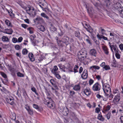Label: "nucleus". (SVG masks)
Returning <instances> with one entry per match:
<instances>
[{"mask_svg":"<svg viewBox=\"0 0 123 123\" xmlns=\"http://www.w3.org/2000/svg\"><path fill=\"white\" fill-rule=\"evenodd\" d=\"M87 51L85 49H82L79 52L78 54V56L79 60L80 62H84V59L87 56Z\"/></svg>","mask_w":123,"mask_h":123,"instance_id":"f257e3e1","label":"nucleus"},{"mask_svg":"<svg viewBox=\"0 0 123 123\" xmlns=\"http://www.w3.org/2000/svg\"><path fill=\"white\" fill-rule=\"evenodd\" d=\"M69 38L67 36H64L62 40L59 39L58 37H57L56 40L57 45L60 47H62L66 45V43L68 42Z\"/></svg>","mask_w":123,"mask_h":123,"instance_id":"f03ea898","label":"nucleus"},{"mask_svg":"<svg viewBox=\"0 0 123 123\" xmlns=\"http://www.w3.org/2000/svg\"><path fill=\"white\" fill-rule=\"evenodd\" d=\"M103 91L106 96H108L109 94L108 93H111V90L110 85L107 83H105L103 81H102Z\"/></svg>","mask_w":123,"mask_h":123,"instance_id":"7ed1b4c3","label":"nucleus"},{"mask_svg":"<svg viewBox=\"0 0 123 123\" xmlns=\"http://www.w3.org/2000/svg\"><path fill=\"white\" fill-rule=\"evenodd\" d=\"M44 103L45 104L47 105L48 107L49 108L53 109L55 107V103L51 98L45 99Z\"/></svg>","mask_w":123,"mask_h":123,"instance_id":"20e7f679","label":"nucleus"},{"mask_svg":"<svg viewBox=\"0 0 123 123\" xmlns=\"http://www.w3.org/2000/svg\"><path fill=\"white\" fill-rule=\"evenodd\" d=\"M49 82L51 83L52 85L55 88V89L53 87L51 88V89L53 92L55 93V94H57L58 92L56 90V89H58V86L55 84V80L54 79H51L50 80Z\"/></svg>","mask_w":123,"mask_h":123,"instance_id":"39448f33","label":"nucleus"},{"mask_svg":"<svg viewBox=\"0 0 123 123\" xmlns=\"http://www.w3.org/2000/svg\"><path fill=\"white\" fill-rule=\"evenodd\" d=\"M101 86L98 82H96L93 85L92 87V89L94 92H97L100 90Z\"/></svg>","mask_w":123,"mask_h":123,"instance_id":"423d86ee","label":"nucleus"},{"mask_svg":"<svg viewBox=\"0 0 123 123\" xmlns=\"http://www.w3.org/2000/svg\"><path fill=\"white\" fill-rule=\"evenodd\" d=\"M82 92L87 96H89L91 94V90L89 87H87L84 88L82 89Z\"/></svg>","mask_w":123,"mask_h":123,"instance_id":"0eeeda50","label":"nucleus"},{"mask_svg":"<svg viewBox=\"0 0 123 123\" xmlns=\"http://www.w3.org/2000/svg\"><path fill=\"white\" fill-rule=\"evenodd\" d=\"M6 100L7 103L11 105H13L14 104V98L12 96L7 97L6 98Z\"/></svg>","mask_w":123,"mask_h":123,"instance_id":"6e6552de","label":"nucleus"},{"mask_svg":"<svg viewBox=\"0 0 123 123\" xmlns=\"http://www.w3.org/2000/svg\"><path fill=\"white\" fill-rule=\"evenodd\" d=\"M120 99V94H118L115 96L113 100V103L117 105L119 103Z\"/></svg>","mask_w":123,"mask_h":123,"instance_id":"1a4fd4ad","label":"nucleus"},{"mask_svg":"<svg viewBox=\"0 0 123 123\" xmlns=\"http://www.w3.org/2000/svg\"><path fill=\"white\" fill-rule=\"evenodd\" d=\"M85 22L83 24V25L84 27L88 31L90 32L92 31L91 27L88 24L86 23V22Z\"/></svg>","mask_w":123,"mask_h":123,"instance_id":"9d476101","label":"nucleus"},{"mask_svg":"<svg viewBox=\"0 0 123 123\" xmlns=\"http://www.w3.org/2000/svg\"><path fill=\"white\" fill-rule=\"evenodd\" d=\"M89 54L95 57L97 56V53L96 50L92 49L90 50Z\"/></svg>","mask_w":123,"mask_h":123,"instance_id":"9b49d317","label":"nucleus"},{"mask_svg":"<svg viewBox=\"0 0 123 123\" xmlns=\"http://www.w3.org/2000/svg\"><path fill=\"white\" fill-rule=\"evenodd\" d=\"M27 11L29 12L28 14L31 15H34L35 14V12L34 9L33 7H29V8L27 10Z\"/></svg>","mask_w":123,"mask_h":123,"instance_id":"f8f14e48","label":"nucleus"},{"mask_svg":"<svg viewBox=\"0 0 123 123\" xmlns=\"http://www.w3.org/2000/svg\"><path fill=\"white\" fill-rule=\"evenodd\" d=\"M87 71L85 70L81 75V77L83 79H86L87 78Z\"/></svg>","mask_w":123,"mask_h":123,"instance_id":"ddd939ff","label":"nucleus"},{"mask_svg":"<svg viewBox=\"0 0 123 123\" xmlns=\"http://www.w3.org/2000/svg\"><path fill=\"white\" fill-rule=\"evenodd\" d=\"M102 48L105 53L106 55H108L109 53V49L105 45L102 46Z\"/></svg>","mask_w":123,"mask_h":123,"instance_id":"4468645a","label":"nucleus"},{"mask_svg":"<svg viewBox=\"0 0 123 123\" xmlns=\"http://www.w3.org/2000/svg\"><path fill=\"white\" fill-rule=\"evenodd\" d=\"M111 108V106L108 105L106 106L104 108L102 111V112L105 114L106 113V112L108 111Z\"/></svg>","mask_w":123,"mask_h":123,"instance_id":"2eb2a0df","label":"nucleus"},{"mask_svg":"<svg viewBox=\"0 0 123 123\" xmlns=\"http://www.w3.org/2000/svg\"><path fill=\"white\" fill-rule=\"evenodd\" d=\"M28 56L30 61L33 62L35 60V58L34 55L31 53H30L28 55Z\"/></svg>","mask_w":123,"mask_h":123,"instance_id":"dca6fc26","label":"nucleus"},{"mask_svg":"<svg viewBox=\"0 0 123 123\" xmlns=\"http://www.w3.org/2000/svg\"><path fill=\"white\" fill-rule=\"evenodd\" d=\"M99 32L102 35H106V31L100 27L99 29Z\"/></svg>","mask_w":123,"mask_h":123,"instance_id":"f3484780","label":"nucleus"},{"mask_svg":"<svg viewBox=\"0 0 123 123\" xmlns=\"http://www.w3.org/2000/svg\"><path fill=\"white\" fill-rule=\"evenodd\" d=\"M33 107L37 110L39 111H40L42 109L38 105L35 104H34L32 105Z\"/></svg>","mask_w":123,"mask_h":123,"instance_id":"a211bd4d","label":"nucleus"},{"mask_svg":"<svg viewBox=\"0 0 123 123\" xmlns=\"http://www.w3.org/2000/svg\"><path fill=\"white\" fill-rule=\"evenodd\" d=\"M80 87L79 84L75 85L73 87V89L75 91H79L80 90Z\"/></svg>","mask_w":123,"mask_h":123,"instance_id":"6ab92c4d","label":"nucleus"},{"mask_svg":"<svg viewBox=\"0 0 123 123\" xmlns=\"http://www.w3.org/2000/svg\"><path fill=\"white\" fill-rule=\"evenodd\" d=\"M97 118L99 120L102 121H104L105 120L104 118L102 116L101 112L98 114Z\"/></svg>","mask_w":123,"mask_h":123,"instance_id":"aec40b11","label":"nucleus"},{"mask_svg":"<svg viewBox=\"0 0 123 123\" xmlns=\"http://www.w3.org/2000/svg\"><path fill=\"white\" fill-rule=\"evenodd\" d=\"M9 69L12 75L13 76H14L15 75V74L14 72V70L13 68H12L11 66L9 67Z\"/></svg>","mask_w":123,"mask_h":123,"instance_id":"412c9836","label":"nucleus"},{"mask_svg":"<svg viewBox=\"0 0 123 123\" xmlns=\"http://www.w3.org/2000/svg\"><path fill=\"white\" fill-rule=\"evenodd\" d=\"M69 112L67 108L66 109H64V111H62V114L63 115L66 116L68 115Z\"/></svg>","mask_w":123,"mask_h":123,"instance_id":"4be33fe9","label":"nucleus"},{"mask_svg":"<svg viewBox=\"0 0 123 123\" xmlns=\"http://www.w3.org/2000/svg\"><path fill=\"white\" fill-rule=\"evenodd\" d=\"M38 29L41 31L44 32L45 30V27L43 25H40L38 27Z\"/></svg>","mask_w":123,"mask_h":123,"instance_id":"5701e85b","label":"nucleus"},{"mask_svg":"<svg viewBox=\"0 0 123 123\" xmlns=\"http://www.w3.org/2000/svg\"><path fill=\"white\" fill-rule=\"evenodd\" d=\"M84 39L88 43L91 44H92L90 41L89 37L88 36L86 35L84 37Z\"/></svg>","mask_w":123,"mask_h":123,"instance_id":"b1692460","label":"nucleus"},{"mask_svg":"<svg viewBox=\"0 0 123 123\" xmlns=\"http://www.w3.org/2000/svg\"><path fill=\"white\" fill-rule=\"evenodd\" d=\"M6 34H11L13 32V30L11 29H7L6 30Z\"/></svg>","mask_w":123,"mask_h":123,"instance_id":"393cba45","label":"nucleus"},{"mask_svg":"<svg viewBox=\"0 0 123 123\" xmlns=\"http://www.w3.org/2000/svg\"><path fill=\"white\" fill-rule=\"evenodd\" d=\"M117 62L115 59H114L112 62L111 66L113 67H115L117 66Z\"/></svg>","mask_w":123,"mask_h":123,"instance_id":"a878e982","label":"nucleus"},{"mask_svg":"<svg viewBox=\"0 0 123 123\" xmlns=\"http://www.w3.org/2000/svg\"><path fill=\"white\" fill-rule=\"evenodd\" d=\"M121 6V4L119 2H117L114 5V6L116 9L117 10Z\"/></svg>","mask_w":123,"mask_h":123,"instance_id":"bb28decb","label":"nucleus"},{"mask_svg":"<svg viewBox=\"0 0 123 123\" xmlns=\"http://www.w3.org/2000/svg\"><path fill=\"white\" fill-rule=\"evenodd\" d=\"M79 68V66L78 65H75L73 69L74 72V73L78 72V69Z\"/></svg>","mask_w":123,"mask_h":123,"instance_id":"cd10ccee","label":"nucleus"},{"mask_svg":"<svg viewBox=\"0 0 123 123\" xmlns=\"http://www.w3.org/2000/svg\"><path fill=\"white\" fill-rule=\"evenodd\" d=\"M50 29L51 31H56L57 30L56 28L52 24L51 25V26Z\"/></svg>","mask_w":123,"mask_h":123,"instance_id":"c85d7f7f","label":"nucleus"},{"mask_svg":"<svg viewBox=\"0 0 123 123\" xmlns=\"http://www.w3.org/2000/svg\"><path fill=\"white\" fill-rule=\"evenodd\" d=\"M100 68V67L97 66H93L90 67V69L93 70V69L98 70Z\"/></svg>","mask_w":123,"mask_h":123,"instance_id":"c756f323","label":"nucleus"},{"mask_svg":"<svg viewBox=\"0 0 123 123\" xmlns=\"http://www.w3.org/2000/svg\"><path fill=\"white\" fill-rule=\"evenodd\" d=\"M75 35L76 37L79 38L80 37V33L79 31H75Z\"/></svg>","mask_w":123,"mask_h":123,"instance_id":"7c9ffc66","label":"nucleus"},{"mask_svg":"<svg viewBox=\"0 0 123 123\" xmlns=\"http://www.w3.org/2000/svg\"><path fill=\"white\" fill-rule=\"evenodd\" d=\"M60 69L62 71H64L65 69L64 66L62 64H59L58 65Z\"/></svg>","mask_w":123,"mask_h":123,"instance_id":"2f4dec72","label":"nucleus"},{"mask_svg":"<svg viewBox=\"0 0 123 123\" xmlns=\"http://www.w3.org/2000/svg\"><path fill=\"white\" fill-rule=\"evenodd\" d=\"M6 24L7 26L11 27L12 26V25L11 23L8 20H6L5 21Z\"/></svg>","mask_w":123,"mask_h":123,"instance_id":"473e14b6","label":"nucleus"},{"mask_svg":"<svg viewBox=\"0 0 123 123\" xmlns=\"http://www.w3.org/2000/svg\"><path fill=\"white\" fill-rule=\"evenodd\" d=\"M41 15L44 18H46L47 19H48L49 18L47 15L43 12L41 14Z\"/></svg>","mask_w":123,"mask_h":123,"instance_id":"72a5a7b5","label":"nucleus"},{"mask_svg":"<svg viewBox=\"0 0 123 123\" xmlns=\"http://www.w3.org/2000/svg\"><path fill=\"white\" fill-rule=\"evenodd\" d=\"M113 45L112 47H113V49L116 53L119 52L118 50L117 49V47L115 45Z\"/></svg>","mask_w":123,"mask_h":123,"instance_id":"f704fd0d","label":"nucleus"},{"mask_svg":"<svg viewBox=\"0 0 123 123\" xmlns=\"http://www.w3.org/2000/svg\"><path fill=\"white\" fill-rule=\"evenodd\" d=\"M28 53V50L26 49H23L22 51V54L23 55H25L27 54Z\"/></svg>","mask_w":123,"mask_h":123,"instance_id":"c9c22d12","label":"nucleus"},{"mask_svg":"<svg viewBox=\"0 0 123 123\" xmlns=\"http://www.w3.org/2000/svg\"><path fill=\"white\" fill-rule=\"evenodd\" d=\"M37 58L39 62H40L43 60V57L42 55H40L38 56Z\"/></svg>","mask_w":123,"mask_h":123,"instance_id":"e433bc0d","label":"nucleus"},{"mask_svg":"<svg viewBox=\"0 0 123 123\" xmlns=\"http://www.w3.org/2000/svg\"><path fill=\"white\" fill-rule=\"evenodd\" d=\"M31 91L34 92L35 94L37 95H38V94L37 92V90L34 87H33L31 88Z\"/></svg>","mask_w":123,"mask_h":123,"instance_id":"4c0bfd02","label":"nucleus"},{"mask_svg":"<svg viewBox=\"0 0 123 123\" xmlns=\"http://www.w3.org/2000/svg\"><path fill=\"white\" fill-rule=\"evenodd\" d=\"M28 112L29 114L31 116H32L33 115V110L32 109H30L28 110L27 111Z\"/></svg>","mask_w":123,"mask_h":123,"instance_id":"58836bf2","label":"nucleus"},{"mask_svg":"<svg viewBox=\"0 0 123 123\" xmlns=\"http://www.w3.org/2000/svg\"><path fill=\"white\" fill-rule=\"evenodd\" d=\"M27 30L29 31L30 34H32L33 33V29L32 28L30 27L27 29Z\"/></svg>","mask_w":123,"mask_h":123,"instance_id":"ea45409f","label":"nucleus"},{"mask_svg":"<svg viewBox=\"0 0 123 123\" xmlns=\"http://www.w3.org/2000/svg\"><path fill=\"white\" fill-rule=\"evenodd\" d=\"M17 76L19 77H24V75L23 74L19 72H18L17 73Z\"/></svg>","mask_w":123,"mask_h":123,"instance_id":"a19ab883","label":"nucleus"},{"mask_svg":"<svg viewBox=\"0 0 123 123\" xmlns=\"http://www.w3.org/2000/svg\"><path fill=\"white\" fill-rule=\"evenodd\" d=\"M22 91L23 93V96L24 97H26V96H27V95L26 92L24 89H23L22 90Z\"/></svg>","mask_w":123,"mask_h":123,"instance_id":"79ce46f5","label":"nucleus"},{"mask_svg":"<svg viewBox=\"0 0 123 123\" xmlns=\"http://www.w3.org/2000/svg\"><path fill=\"white\" fill-rule=\"evenodd\" d=\"M111 113L110 111L108 112L105 115L107 119L109 120L110 117Z\"/></svg>","mask_w":123,"mask_h":123,"instance_id":"37998d69","label":"nucleus"},{"mask_svg":"<svg viewBox=\"0 0 123 123\" xmlns=\"http://www.w3.org/2000/svg\"><path fill=\"white\" fill-rule=\"evenodd\" d=\"M2 40L4 41H7L9 40L8 38L5 36H3L2 37Z\"/></svg>","mask_w":123,"mask_h":123,"instance_id":"c03bdc74","label":"nucleus"},{"mask_svg":"<svg viewBox=\"0 0 123 123\" xmlns=\"http://www.w3.org/2000/svg\"><path fill=\"white\" fill-rule=\"evenodd\" d=\"M103 68L105 70H107L110 69V68L109 66L108 65L105 66L103 67Z\"/></svg>","mask_w":123,"mask_h":123,"instance_id":"a18cd8bd","label":"nucleus"},{"mask_svg":"<svg viewBox=\"0 0 123 123\" xmlns=\"http://www.w3.org/2000/svg\"><path fill=\"white\" fill-rule=\"evenodd\" d=\"M36 36L35 35H31L30 37V38L31 39V41L35 39L34 38L36 37Z\"/></svg>","mask_w":123,"mask_h":123,"instance_id":"49530a36","label":"nucleus"},{"mask_svg":"<svg viewBox=\"0 0 123 123\" xmlns=\"http://www.w3.org/2000/svg\"><path fill=\"white\" fill-rule=\"evenodd\" d=\"M118 112V110L117 111L116 109H114L112 110L111 111V113L113 115H114V114H116L117 115V114Z\"/></svg>","mask_w":123,"mask_h":123,"instance_id":"de8ad7c7","label":"nucleus"},{"mask_svg":"<svg viewBox=\"0 0 123 123\" xmlns=\"http://www.w3.org/2000/svg\"><path fill=\"white\" fill-rule=\"evenodd\" d=\"M54 74H55V77L58 79H60L61 78V76L57 73L55 72Z\"/></svg>","mask_w":123,"mask_h":123,"instance_id":"09e8293b","label":"nucleus"},{"mask_svg":"<svg viewBox=\"0 0 123 123\" xmlns=\"http://www.w3.org/2000/svg\"><path fill=\"white\" fill-rule=\"evenodd\" d=\"M25 107L27 111L28 110L31 109L30 108V106L28 104L25 105Z\"/></svg>","mask_w":123,"mask_h":123,"instance_id":"8fccbe9b","label":"nucleus"},{"mask_svg":"<svg viewBox=\"0 0 123 123\" xmlns=\"http://www.w3.org/2000/svg\"><path fill=\"white\" fill-rule=\"evenodd\" d=\"M100 110L99 108L98 107H97L95 109V112L96 113H98L100 111Z\"/></svg>","mask_w":123,"mask_h":123,"instance_id":"3c124183","label":"nucleus"},{"mask_svg":"<svg viewBox=\"0 0 123 123\" xmlns=\"http://www.w3.org/2000/svg\"><path fill=\"white\" fill-rule=\"evenodd\" d=\"M115 56L118 59H119L120 58V56L119 54V52L116 53L115 54Z\"/></svg>","mask_w":123,"mask_h":123,"instance_id":"603ef678","label":"nucleus"},{"mask_svg":"<svg viewBox=\"0 0 123 123\" xmlns=\"http://www.w3.org/2000/svg\"><path fill=\"white\" fill-rule=\"evenodd\" d=\"M94 82V80L92 79H91L89 81V85H92L93 83Z\"/></svg>","mask_w":123,"mask_h":123,"instance_id":"864d4df0","label":"nucleus"},{"mask_svg":"<svg viewBox=\"0 0 123 123\" xmlns=\"http://www.w3.org/2000/svg\"><path fill=\"white\" fill-rule=\"evenodd\" d=\"M12 41L14 43H16L18 42V40L16 37H13L12 39Z\"/></svg>","mask_w":123,"mask_h":123,"instance_id":"5fc2aeb1","label":"nucleus"},{"mask_svg":"<svg viewBox=\"0 0 123 123\" xmlns=\"http://www.w3.org/2000/svg\"><path fill=\"white\" fill-rule=\"evenodd\" d=\"M58 69V68H57V66H55L54 67V69H53V71L54 72V73H55V72H55L57 71V70Z\"/></svg>","mask_w":123,"mask_h":123,"instance_id":"6e6d98bb","label":"nucleus"},{"mask_svg":"<svg viewBox=\"0 0 123 123\" xmlns=\"http://www.w3.org/2000/svg\"><path fill=\"white\" fill-rule=\"evenodd\" d=\"M103 35H99V34H98L97 35V37L99 39H100L101 38H102Z\"/></svg>","mask_w":123,"mask_h":123,"instance_id":"4d7b16f0","label":"nucleus"},{"mask_svg":"<svg viewBox=\"0 0 123 123\" xmlns=\"http://www.w3.org/2000/svg\"><path fill=\"white\" fill-rule=\"evenodd\" d=\"M36 21H39L40 20H43V18L40 17H37L35 19Z\"/></svg>","mask_w":123,"mask_h":123,"instance_id":"13d9d810","label":"nucleus"},{"mask_svg":"<svg viewBox=\"0 0 123 123\" xmlns=\"http://www.w3.org/2000/svg\"><path fill=\"white\" fill-rule=\"evenodd\" d=\"M1 75L3 76V77L5 78H6L7 77V76L6 74L3 72H1Z\"/></svg>","mask_w":123,"mask_h":123,"instance_id":"bf43d9fd","label":"nucleus"},{"mask_svg":"<svg viewBox=\"0 0 123 123\" xmlns=\"http://www.w3.org/2000/svg\"><path fill=\"white\" fill-rule=\"evenodd\" d=\"M21 26L22 27L25 29L28 26V25L23 24H21Z\"/></svg>","mask_w":123,"mask_h":123,"instance_id":"052dcab7","label":"nucleus"},{"mask_svg":"<svg viewBox=\"0 0 123 123\" xmlns=\"http://www.w3.org/2000/svg\"><path fill=\"white\" fill-rule=\"evenodd\" d=\"M23 38L21 37H19L18 38V42L20 43L22 42V40H23Z\"/></svg>","mask_w":123,"mask_h":123,"instance_id":"680f3d73","label":"nucleus"},{"mask_svg":"<svg viewBox=\"0 0 123 123\" xmlns=\"http://www.w3.org/2000/svg\"><path fill=\"white\" fill-rule=\"evenodd\" d=\"M32 44L34 46H35L36 45V41L35 39L31 41Z\"/></svg>","mask_w":123,"mask_h":123,"instance_id":"e2e57ef3","label":"nucleus"},{"mask_svg":"<svg viewBox=\"0 0 123 123\" xmlns=\"http://www.w3.org/2000/svg\"><path fill=\"white\" fill-rule=\"evenodd\" d=\"M117 92H118V89H117V88H116L113 90V92L114 94H116L117 93ZM117 93H118V92H117Z\"/></svg>","mask_w":123,"mask_h":123,"instance_id":"0e129e2a","label":"nucleus"},{"mask_svg":"<svg viewBox=\"0 0 123 123\" xmlns=\"http://www.w3.org/2000/svg\"><path fill=\"white\" fill-rule=\"evenodd\" d=\"M15 48L17 50H18L20 49V46L18 45H16L15 46Z\"/></svg>","mask_w":123,"mask_h":123,"instance_id":"69168bd1","label":"nucleus"},{"mask_svg":"<svg viewBox=\"0 0 123 123\" xmlns=\"http://www.w3.org/2000/svg\"><path fill=\"white\" fill-rule=\"evenodd\" d=\"M120 50L122 51L123 50V44L122 43L120 44L119 46Z\"/></svg>","mask_w":123,"mask_h":123,"instance_id":"338daca9","label":"nucleus"},{"mask_svg":"<svg viewBox=\"0 0 123 123\" xmlns=\"http://www.w3.org/2000/svg\"><path fill=\"white\" fill-rule=\"evenodd\" d=\"M119 120L121 123H123V116H122L120 117Z\"/></svg>","mask_w":123,"mask_h":123,"instance_id":"774afa93","label":"nucleus"}]
</instances>
